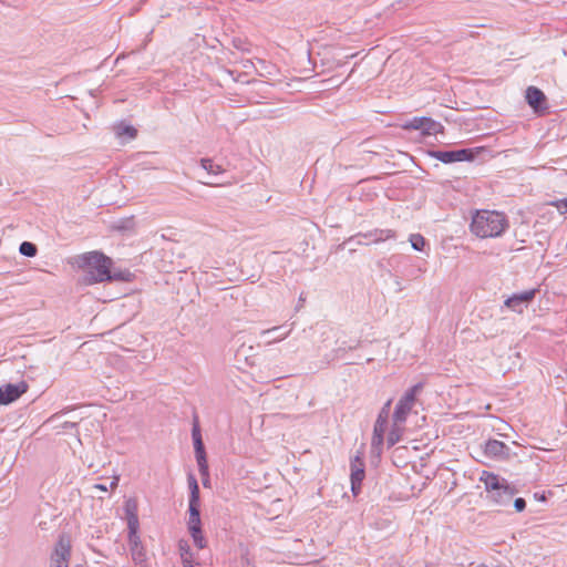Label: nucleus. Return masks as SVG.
Segmentation results:
<instances>
[{
  "label": "nucleus",
  "instance_id": "7c9ffc66",
  "mask_svg": "<svg viewBox=\"0 0 567 567\" xmlns=\"http://www.w3.org/2000/svg\"><path fill=\"white\" fill-rule=\"evenodd\" d=\"M178 550H179L181 557L192 556L190 546L187 543V540H185V539H181L178 542Z\"/></svg>",
  "mask_w": 567,
  "mask_h": 567
},
{
  "label": "nucleus",
  "instance_id": "dca6fc26",
  "mask_svg": "<svg viewBox=\"0 0 567 567\" xmlns=\"http://www.w3.org/2000/svg\"><path fill=\"white\" fill-rule=\"evenodd\" d=\"M515 493L516 489L507 483L502 488H499V491L492 492L489 497L494 503L501 506H507L512 502Z\"/></svg>",
  "mask_w": 567,
  "mask_h": 567
},
{
  "label": "nucleus",
  "instance_id": "72a5a7b5",
  "mask_svg": "<svg viewBox=\"0 0 567 567\" xmlns=\"http://www.w3.org/2000/svg\"><path fill=\"white\" fill-rule=\"evenodd\" d=\"M181 559H182V564L184 567H189V565H193L192 556H184V557H181Z\"/></svg>",
  "mask_w": 567,
  "mask_h": 567
},
{
  "label": "nucleus",
  "instance_id": "37998d69",
  "mask_svg": "<svg viewBox=\"0 0 567 567\" xmlns=\"http://www.w3.org/2000/svg\"><path fill=\"white\" fill-rule=\"evenodd\" d=\"M189 567H194L193 565H189Z\"/></svg>",
  "mask_w": 567,
  "mask_h": 567
},
{
  "label": "nucleus",
  "instance_id": "c756f323",
  "mask_svg": "<svg viewBox=\"0 0 567 567\" xmlns=\"http://www.w3.org/2000/svg\"><path fill=\"white\" fill-rule=\"evenodd\" d=\"M400 431L398 429H392L386 439L388 446L391 447L395 445L400 441Z\"/></svg>",
  "mask_w": 567,
  "mask_h": 567
},
{
  "label": "nucleus",
  "instance_id": "1a4fd4ad",
  "mask_svg": "<svg viewBox=\"0 0 567 567\" xmlns=\"http://www.w3.org/2000/svg\"><path fill=\"white\" fill-rule=\"evenodd\" d=\"M536 292V289H530L514 293L505 300V305L513 311L522 313L528 303L535 298Z\"/></svg>",
  "mask_w": 567,
  "mask_h": 567
},
{
  "label": "nucleus",
  "instance_id": "473e14b6",
  "mask_svg": "<svg viewBox=\"0 0 567 567\" xmlns=\"http://www.w3.org/2000/svg\"><path fill=\"white\" fill-rule=\"evenodd\" d=\"M358 468H364V464H363V461L359 456H355L351 461V471L352 470H358Z\"/></svg>",
  "mask_w": 567,
  "mask_h": 567
},
{
  "label": "nucleus",
  "instance_id": "a211bd4d",
  "mask_svg": "<svg viewBox=\"0 0 567 567\" xmlns=\"http://www.w3.org/2000/svg\"><path fill=\"white\" fill-rule=\"evenodd\" d=\"M188 530L198 533V529L202 528L199 502H188Z\"/></svg>",
  "mask_w": 567,
  "mask_h": 567
},
{
  "label": "nucleus",
  "instance_id": "e433bc0d",
  "mask_svg": "<svg viewBox=\"0 0 567 567\" xmlns=\"http://www.w3.org/2000/svg\"><path fill=\"white\" fill-rule=\"evenodd\" d=\"M233 42H234V44H235L236 47H239V45L241 44V42H243V38H241V37L234 38V41H233Z\"/></svg>",
  "mask_w": 567,
  "mask_h": 567
},
{
  "label": "nucleus",
  "instance_id": "b1692460",
  "mask_svg": "<svg viewBox=\"0 0 567 567\" xmlns=\"http://www.w3.org/2000/svg\"><path fill=\"white\" fill-rule=\"evenodd\" d=\"M189 502H199V486L194 475H188Z\"/></svg>",
  "mask_w": 567,
  "mask_h": 567
},
{
  "label": "nucleus",
  "instance_id": "c85d7f7f",
  "mask_svg": "<svg viewBox=\"0 0 567 567\" xmlns=\"http://www.w3.org/2000/svg\"><path fill=\"white\" fill-rule=\"evenodd\" d=\"M423 383H416L411 386L405 393L404 396L406 400H412L415 402L416 394L422 390Z\"/></svg>",
  "mask_w": 567,
  "mask_h": 567
},
{
  "label": "nucleus",
  "instance_id": "4c0bfd02",
  "mask_svg": "<svg viewBox=\"0 0 567 567\" xmlns=\"http://www.w3.org/2000/svg\"><path fill=\"white\" fill-rule=\"evenodd\" d=\"M467 35L474 37V35H481L477 31H470Z\"/></svg>",
  "mask_w": 567,
  "mask_h": 567
},
{
  "label": "nucleus",
  "instance_id": "2eb2a0df",
  "mask_svg": "<svg viewBox=\"0 0 567 567\" xmlns=\"http://www.w3.org/2000/svg\"><path fill=\"white\" fill-rule=\"evenodd\" d=\"M124 512L127 520V528L134 533V529H138L140 527L136 499H126L124 504Z\"/></svg>",
  "mask_w": 567,
  "mask_h": 567
},
{
  "label": "nucleus",
  "instance_id": "9d476101",
  "mask_svg": "<svg viewBox=\"0 0 567 567\" xmlns=\"http://www.w3.org/2000/svg\"><path fill=\"white\" fill-rule=\"evenodd\" d=\"M390 405H391V400H389L384 404V406L382 408V410L379 413V416L375 421L374 429H373V437H372V446L373 447H378L383 444V435L386 430L388 414H389Z\"/></svg>",
  "mask_w": 567,
  "mask_h": 567
},
{
  "label": "nucleus",
  "instance_id": "423d86ee",
  "mask_svg": "<svg viewBox=\"0 0 567 567\" xmlns=\"http://www.w3.org/2000/svg\"><path fill=\"white\" fill-rule=\"evenodd\" d=\"M430 155L444 163L451 164L455 162H471L475 158V153L471 148L451 150V151H431Z\"/></svg>",
  "mask_w": 567,
  "mask_h": 567
},
{
  "label": "nucleus",
  "instance_id": "aec40b11",
  "mask_svg": "<svg viewBox=\"0 0 567 567\" xmlns=\"http://www.w3.org/2000/svg\"><path fill=\"white\" fill-rule=\"evenodd\" d=\"M358 344L347 346L346 342H342L337 349L332 350L330 354L326 355V362L330 363L331 361L338 360L343 357V354L348 350L357 349Z\"/></svg>",
  "mask_w": 567,
  "mask_h": 567
},
{
  "label": "nucleus",
  "instance_id": "79ce46f5",
  "mask_svg": "<svg viewBox=\"0 0 567 567\" xmlns=\"http://www.w3.org/2000/svg\"><path fill=\"white\" fill-rule=\"evenodd\" d=\"M76 567H81L80 565H76Z\"/></svg>",
  "mask_w": 567,
  "mask_h": 567
},
{
  "label": "nucleus",
  "instance_id": "c9c22d12",
  "mask_svg": "<svg viewBox=\"0 0 567 567\" xmlns=\"http://www.w3.org/2000/svg\"><path fill=\"white\" fill-rule=\"evenodd\" d=\"M279 330H280V327H274L271 329L264 330L262 334H270V333H274V332L279 331Z\"/></svg>",
  "mask_w": 567,
  "mask_h": 567
},
{
  "label": "nucleus",
  "instance_id": "f257e3e1",
  "mask_svg": "<svg viewBox=\"0 0 567 567\" xmlns=\"http://www.w3.org/2000/svg\"><path fill=\"white\" fill-rule=\"evenodd\" d=\"M507 227L506 216L496 210H477L471 223V231L481 238L498 237Z\"/></svg>",
  "mask_w": 567,
  "mask_h": 567
},
{
  "label": "nucleus",
  "instance_id": "f03ea898",
  "mask_svg": "<svg viewBox=\"0 0 567 567\" xmlns=\"http://www.w3.org/2000/svg\"><path fill=\"white\" fill-rule=\"evenodd\" d=\"M75 264L86 271V284L103 282L110 280L112 259L100 251H90L76 256Z\"/></svg>",
  "mask_w": 567,
  "mask_h": 567
},
{
  "label": "nucleus",
  "instance_id": "6ab92c4d",
  "mask_svg": "<svg viewBox=\"0 0 567 567\" xmlns=\"http://www.w3.org/2000/svg\"><path fill=\"white\" fill-rule=\"evenodd\" d=\"M364 476H365L364 468H358V470L351 471L350 478H351V491H352L353 495H358L360 493L361 484H362Z\"/></svg>",
  "mask_w": 567,
  "mask_h": 567
},
{
  "label": "nucleus",
  "instance_id": "0eeeda50",
  "mask_svg": "<svg viewBox=\"0 0 567 567\" xmlns=\"http://www.w3.org/2000/svg\"><path fill=\"white\" fill-rule=\"evenodd\" d=\"M395 233L391 229H373L368 233H358L348 239L349 244L369 245L371 243H381L390 238H394Z\"/></svg>",
  "mask_w": 567,
  "mask_h": 567
},
{
  "label": "nucleus",
  "instance_id": "bb28decb",
  "mask_svg": "<svg viewBox=\"0 0 567 567\" xmlns=\"http://www.w3.org/2000/svg\"><path fill=\"white\" fill-rule=\"evenodd\" d=\"M193 540H194V544L199 548V549H203L206 547V540L203 536V532H202V528L198 529V533H195V532H189Z\"/></svg>",
  "mask_w": 567,
  "mask_h": 567
},
{
  "label": "nucleus",
  "instance_id": "20e7f679",
  "mask_svg": "<svg viewBox=\"0 0 567 567\" xmlns=\"http://www.w3.org/2000/svg\"><path fill=\"white\" fill-rule=\"evenodd\" d=\"M72 553V543L68 534L59 535L50 555V567H69Z\"/></svg>",
  "mask_w": 567,
  "mask_h": 567
},
{
  "label": "nucleus",
  "instance_id": "ea45409f",
  "mask_svg": "<svg viewBox=\"0 0 567 567\" xmlns=\"http://www.w3.org/2000/svg\"><path fill=\"white\" fill-rule=\"evenodd\" d=\"M117 486V478H115L114 481L111 482V487H115Z\"/></svg>",
  "mask_w": 567,
  "mask_h": 567
},
{
  "label": "nucleus",
  "instance_id": "9b49d317",
  "mask_svg": "<svg viewBox=\"0 0 567 567\" xmlns=\"http://www.w3.org/2000/svg\"><path fill=\"white\" fill-rule=\"evenodd\" d=\"M484 453L491 458L508 460L511 457V449L498 440H488L485 443Z\"/></svg>",
  "mask_w": 567,
  "mask_h": 567
},
{
  "label": "nucleus",
  "instance_id": "58836bf2",
  "mask_svg": "<svg viewBox=\"0 0 567 567\" xmlns=\"http://www.w3.org/2000/svg\"><path fill=\"white\" fill-rule=\"evenodd\" d=\"M95 487L101 489V491H106V487L104 485H102V484H97Z\"/></svg>",
  "mask_w": 567,
  "mask_h": 567
},
{
  "label": "nucleus",
  "instance_id": "a19ab883",
  "mask_svg": "<svg viewBox=\"0 0 567 567\" xmlns=\"http://www.w3.org/2000/svg\"><path fill=\"white\" fill-rule=\"evenodd\" d=\"M76 567H81L80 565H76Z\"/></svg>",
  "mask_w": 567,
  "mask_h": 567
},
{
  "label": "nucleus",
  "instance_id": "c03bdc74",
  "mask_svg": "<svg viewBox=\"0 0 567 567\" xmlns=\"http://www.w3.org/2000/svg\"><path fill=\"white\" fill-rule=\"evenodd\" d=\"M481 567H487V566H481Z\"/></svg>",
  "mask_w": 567,
  "mask_h": 567
},
{
  "label": "nucleus",
  "instance_id": "4468645a",
  "mask_svg": "<svg viewBox=\"0 0 567 567\" xmlns=\"http://www.w3.org/2000/svg\"><path fill=\"white\" fill-rule=\"evenodd\" d=\"M413 404L414 401L406 400L404 395L399 400L393 412V422L395 425L402 424L406 421Z\"/></svg>",
  "mask_w": 567,
  "mask_h": 567
},
{
  "label": "nucleus",
  "instance_id": "7ed1b4c3",
  "mask_svg": "<svg viewBox=\"0 0 567 567\" xmlns=\"http://www.w3.org/2000/svg\"><path fill=\"white\" fill-rule=\"evenodd\" d=\"M192 439L194 443L195 456L198 465L199 474L203 477V484L206 485V482L209 478L208 472V462L206 457L205 446L202 439L200 427L198 424L197 416L194 419L193 427H192Z\"/></svg>",
  "mask_w": 567,
  "mask_h": 567
},
{
  "label": "nucleus",
  "instance_id": "2f4dec72",
  "mask_svg": "<svg viewBox=\"0 0 567 567\" xmlns=\"http://www.w3.org/2000/svg\"><path fill=\"white\" fill-rule=\"evenodd\" d=\"M514 508L516 512H523L526 508V501L523 497L515 498Z\"/></svg>",
  "mask_w": 567,
  "mask_h": 567
},
{
  "label": "nucleus",
  "instance_id": "6e6552de",
  "mask_svg": "<svg viewBox=\"0 0 567 567\" xmlns=\"http://www.w3.org/2000/svg\"><path fill=\"white\" fill-rule=\"evenodd\" d=\"M28 384L24 381L19 383H8L0 386V404L8 405L18 400L28 391Z\"/></svg>",
  "mask_w": 567,
  "mask_h": 567
},
{
  "label": "nucleus",
  "instance_id": "a878e982",
  "mask_svg": "<svg viewBox=\"0 0 567 567\" xmlns=\"http://www.w3.org/2000/svg\"><path fill=\"white\" fill-rule=\"evenodd\" d=\"M19 251L25 257H34L38 252V248L33 243L23 241L19 247Z\"/></svg>",
  "mask_w": 567,
  "mask_h": 567
},
{
  "label": "nucleus",
  "instance_id": "f3484780",
  "mask_svg": "<svg viewBox=\"0 0 567 567\" xmlns=\"http://www.w3.org/2000/svg\"><path fill=\"white\" fill-rule=\"evenodd\" d=\"M481 481L485 484V488L489 494L499 491V488L507 484L505 478H501L498 475L487 471H483Z\"/></svg>",
  "mask_w": 567,
  "mask_h": 567
},
{
  "label": "nucleus",
  "instance_id": "39448f33",
  "mask_svg": "<svg viewBox=\"0 0 567 567\" xmlns=\"http://www.w3.org/2000/svg\"><path fill=\"white\" fill-rule=\"evenodd\" d=\"M402 128L406 131H421L423 135H436L443 132V125L427 116H415L404 124Z\"/></svg>",
  "mask_w": 567,
  "mask_h": 567
},
{
  "label": "nucleus",
  "instance_id": "412c9836",
  "mask_svg": "<svg viewBox=\"0 0 567 567\" xmlns=\"http://www.w3.org/2000/svg\"><path fill=\"white\" fill-rule=\"evenodd\" d=\"M115 132L118 137H127L128 140H133L137 135L135 127L123 122L115 126Z\"/></svg>",
  "mask_w": 567,
  "mask_h": 567
},
{
  "label": "nucleus",
  "instance_id": "5701e85b",
  "mask_svg": "<svg viewBox=\"0 0 567 567\" xmlns=\"http://www.w3.org/2000/svg\"><path fill=\"white\" fill-rule=\"evenodd\" d=\"M134 275L130 270H114L110 269V280L109 281H132Z\"/></svg>",
  "mask_w": 567,
  "mask_h": 567
},
{
  "label": "nucleus",
  "instance_id": "f8f14e48",
  "mask_svg": "<svg viewBox=\"0 0 567 567\" xmlns=\"http://www.w3.org/2000/svg\"><path fill=\"white\" fill-rule=\"evenodd\" d=\"M525 99L535 112L545 111L547 109L546 96L544 92L536 86L527 87Z\"/></svg>",
  "mask_w": 567,
  "mask_h": 567
},
{
  "label": "nucleus",
  "instance_id": "cd10ccee",
  "mask_svg": "<svg viewBox=\"0 0 567 567\" xmlns=\"http://www.w3.org/2000/svg\"><path fill=\"white\" fill-rule=\"evenodd\" d=\"M547 204L550 205V206L556 207L557 210L560 214L567 213V197L560 198V199L550 200Z\"/></svg>",
  "mask_w": 567,
  "mask_h": 567
},
{
  "label": "nucleus",
  "instance_id": "393cba45",
  "mask_svg": "<svg viewBox=\"0 0 567 567\" xmlns=\"http://www.w3.org/2000/svg\"><path fill=\"white\" fill-rule=\"evenodd\" d=\"M409 241L412 248L417 251H423L426 245V240L421 234H411Z\"/></svg>",
  "mask_w": 567,
  "mask_h": 567
},
{
  "label": "nucleus",
  "instance_id": "f704fd0d",
  "mask_svg": "<svg viewBox=\"0 0 567 567\" xmlns=\"http://www.w3.org/2000/svg\"><path fill=\"white\" fill-rule=\"evenodd\" d=\"M289 333H290V330L280 334L279 337L274 338L271 342H277V341L284 340L288 337Z\"/></svg>",
  "mask_w": 567,
  "mask_h": 567
},
{
  "label": "nucleus",
  "instance_id": "4be33fe9",
  "mask_svg": "<svg viewBox=\"0 0 567 567\" xmlns=\"http://www.w3.org/2000/svg\"><path fill=\"white\" fill-rule=\"evenodd\" d=\"M200 166L208 173V174H213V175H218V174H221L224 173V168L214 163L213 159L210 158H202L200 159Z\"/></svg>",
  "mask_w": 567,
  "mask_h": 567
},
{
  "label": "nucleus",
  "instance_id": "ddd939ff",
  "mask_svg": "<svg viewBox=\"0 0 567 567\" xmlns=\"http://www.w3.org/2000/svg\"><path fill=\"white\" fill-rule=\"evenodd\" d=\"M138 529L128 530V545L132 554V559L136 564H141L145 560V553L143 550L141 538L137 534Z\"/></svg>",
  "mask_w": 567,
  "mask_h": 567
}]
</instances>
